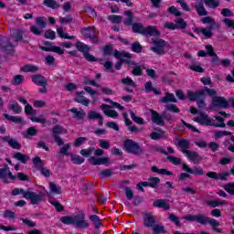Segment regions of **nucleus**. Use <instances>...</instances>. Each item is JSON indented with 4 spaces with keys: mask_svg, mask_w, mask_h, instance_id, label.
<instances>
[{
    "mask_svg": "<svg viewBox=\"0 0 234 234\" xmlns=\"http://www.w3.org/2000/svg\"><path fill=\"white\" fill-rule=\"evenodd\" d=\"M23 40V31L21 29H15L11 32L10 39L3 37L0 40V48L7 52V54H12L14 52V48L17 47L19 41Z\"/></svg>",
    "mask_w": 234,
    "mask_h": 234,
    "instance_id": "obj_1",
    "label": "nucleus"
},
{
    "mask_svg": "<svg viewBox=\"0 0 234 234\" xmlns=\"http://www.w3.org/2000/svg\"><path fill=\"white\" fill-rule=\"evenodd\" d=\"M60 222L66 226H75L77 229H87L90 226L83 213L77 214L74 217L64 216L60 218Z\"/></svg>",
    "mask_w": 234,
    "mask_h": 234,
    "instance_id": "obj_2",
    "label": "nucleus"
},
{
    "mask_svg": "<svg viewBox=\"0 0 234 234\" xmlns=\"http://www.w3.org/2000/svg\"><path fill=\"white\" fill-rule=\"evenodd\" d=\"M177 143H175L174 145L176 147H179L180 152L183 153V154H186V157L188 158L191 162L194 164H198L200 160H202V157H200V154L195 151H189L191 149V143L187 139H176Z\"/></svg>",
    "mask_w": 234,
    "mask_h": 234,
    "instance_id": "obj_3",
    "label": "nucleus"
},
{
    "mask_svg": "<svg viewBox=\"0 0 234 234\" xmlns=\"http://www.w3.org/2000/svg\"><path fill=\"white\" fill-rule=\"evenodd\" d=\"M196 222L201 226H206L208 224L212 228V231L215 233H222V229L219 228L220 222L216 218H209L204 214H197Z\"/></svg>",
    "mask_w": 234,
    "mask_h": 234,
    "instance_id": "obj_4",
    "label": "nucleus"
},
{
    "mask_svg": "<svg viewBox=\"0 0 234 234\" xmlns=\"http://www.w3.org/2000/svg\"><path fill=\"white\" fill-rule=\"evenodd\" d=\"M123 149L128 154H133V156H142L144 154V150L140 145V143L133 140V139H125L123 142Z\"/></svg>",
    "mask_w": 234,
    "mask_h": 234,
    "instance_id": "obj_5",
    "label": "nucleus"
},
{
    "mask_svg": "<svg viewBox=\"0 0 234 234\" xmlns=\"http://www.w3.org/2000/svg\"><path fill=\"white\" fill-rule=\"evenodd\" d=\"M182 169L186 173H181L178 176V180L180 182H182L183 180H186V178H191V175H197L198 176H202L204 175V169L198 168V167L191 168L186 164L182 165Z\"/></svg>",
    "mask_w": 234,
    "mask_h": 234,
    "instance_id": "obj_6",
    "label": "nucleus"
},
{
    "mask_svg": "<svg viewBox=\"0 0 234 234\" xmlns=\"http://www.w3.org/2000/svg\"><path fill=\"white\" fill-rule=\"evenodd\" d=\"M133 31L137 34H143L144 36H159L158 30L154 27H144L142 24H133Z\"/></svg>",
    "mask_w": 234,
    "mask_h": 234,
    "instance_id": "obj_7",
    "label": "nucleus"
},
{
    "mask_svg": "<svg viewBox=\"0 0 234 234\" xmlns=\"http://www.w3.org/2000/svg\"><path fill=\"white\" fill-rule=\"evenodd\" d=\"M45 197V193L43 191H39L38 193L27 191L26 200H30V203L33 206H37L43 202V197Z\"/></svg>",
    "mask_w": 234,
    "mask_h": 234,
    "instance_id": "obj_8",
    "label": "nucleus"
},
{
    "mask_svg": "<svg viewBox=\"0 0 234 234\" xmlns=\"http://www.w3.org/2000/svg\"><path fill=\"white\" fill-rule=\"evenodd\" d=\"M33 165L35 167L37 168V171H39L45 178L50 177V170L47 167H45V163H43V160L39 156H35L32 160Z\"/></svg>",
    "mask_w": 234,
    "mask_h": 234,
    "instance_id": "obj_9",
    "label": "nucleus"
},
{
    "mask_svg": "<svg viewBox=\"0 0 234 234\" xmlns=\"http://www.w3.org/2000/svg\"><path fill=\"white\" fill-rule=\"evenodd\" d=\"M194 122L200 125H205L206 127H213V125H215V120L204 112H201L200 116L195 117Z\"/></svg>",
    "mask_w": 234,
    "mask_h": 234,
    "instance_id": "obj_10",
    "label": "nucleus"
},
{
    "mask_svg": "<svg viewBox=\"0 0 234 234\" xmlns=\"http://www.w3.org/2000/svg\"><path fill=\"white\" fill-rule=\"evenodd\" d=\"M144 217L143 218V226L148 229H153V227H154L156 224V216L149 212H144Z\"/></svg>",
    "mask_w": 234,
    "mask_h": 234,
    "instance_id": "obj_11",
    "label": "nucleus"
},
{
    "mask_svg": "<svg viewBox=\"0 0 234 234\" xmlns=\"http://www.w3.org/2000/svg\"><path fill=\"white\" fill-rule=\"evenodd\" d=\"M76 48H77V50H79V52H82V54L86 59H95L94 56H92L89 52L90 50V47H89L87 44H85L81 41H77Z\"/></svg>",
    "mask_w": 234,
    "mask_h": 234,
    "instance_id": "obj_12",
    "label": "nucleus"
},
{
    "mask_svg": "<svg viewBox=\"0 0 234 234\" xmlns=\"http://www.w3.org/2000/svg\"><path fill=\"white\" fill-rule=\"evenodd\" d=\"M212 105L216 109H229V101L221 96H216L212 99Z\"/></svg>",
    "mask_w": 234,
    "mask_h": 234,
    "instance_id": "obj_13",
    "label": "nucleus"
},
{
    "mask_svg": "<svg viewBox=\"0 0 234 234\" xmlns=\"http://www.w3.org/2000/svg\"><path fill=\"white\" fill-rule=\"evenodd\" d=\"M154 47L152 48L153 52L155 54H164L165 52V48H167V42L157 38L153 41Z\"/></svg>",
    "mask_w": 234,
    "mask_h": 234,
    "instance_id": "obj_14",
    "label": "nucleus"
},
{
    "mask_svg": "<svg viewBox=\"0 0 234 234\" xmlns=\"http://www.w3.org/2000/svg\"><path fill=\"white\" fill-rule=\"evenodd\" d=\"M186 94L189 101H198V100H202L203 98H206V90H198L196 91L188 90L186 91Z\"/></svg>",
    "mask_w": 234,
    "mask_h": 234,
    "instance_id": "obj_15",
    "label": "nucleus"
},
{
    "mask_svg": "<svg viewBox=\"0 0 234 234\" xmlns=\"http://www.w3.org/2000/svg\"><path fill=\"white\" fill-rule=\"evenodd\" d=\"M88 162H90V165H109V164H111V158L107 156L99 157V158L90 156L88 159Z\"/></svg>",
    "mask_w": 234,
    "mask_h": 234,
    "instance_id": "obj_16",
    "label": "nucleus"
},
{
    "mask_svg": "<svg viewBox=\"0 0 234 234\" xmlns=\"http://www.w3.org/2000/svg\"><path fill=\"white\" fill-rule=\"evenodd\" d=\"M31 81L37 87H47L48 85V81L45 79V76L41 74H35L31 76Z\"/></svg>",
    "mask_w": 234,
    "mask_h": 234,
    "instance_id": "obj_17",
    "label": "nucleus"
},
{
    "mask_svg": "<svg viewBox=\"0 0 234 234\" xmlns=\"http://www.w3.org/2000/svg\"><path fill=\"white\" fill-rule=\"evenodd\" d=\"M207 176L208 178H212L213 180H221L222 182H226V180H228V176H229V173L223 172L218 174L217 172L209 171L207 173Z\"/></svg>",
    "mask_w": 234,
    "mask_h": 234,
    "instance_id": "obj_18",
    "label": "nucleus"
},
{
    "mask_svg": "<svg viewBox=\"0 0 234 234\" xmlns=\"http://www.w3.org/2000/svg\"><path fill=\"white\" fill-rule=\"evenodd\" d=\"M85 91H77L75 95L76 103H80V105H84V107H89L90 105V101L84 97Z\"/></svg>",
    "mask_w": 234,
    "mask_h": 234,
    "instance_id": "obj_19",
    "label": "nucleus"
},
{
    "mask_svg": "<svg viewBox=\"0 0 234 234\" xmlns=\"http://www.w3.org/2000/svg\"><path fill=\"white\" fill-rule=\"evenodd\" d=\"M3 142H5V144H8L9 147L11 149H16V151H21V144L17 142V140L11 138L10 135L4 136L1 138Z\"/></svg>",
    "mask_w": 234,
    "mask_h": 234,
    "instance_id": "obj_20",
    "label": "nucleus"
},
{
    "mask_svg": "<svg viewBox=\"0 0 234 234\" xmlns=\"http://www.w3.org/2000/svg\"><path fill=\"white\" fill-rule=\"evenodd\" d=\"M151 114L153 123L159 125L160 127H164V125H165V122H164V114L160 115V113L154 110L151 111Z\"/></svg>",
    "mask_w": 234,
    "mask_h": 234,
    "instance_id": "obj_21",
    "label": "nucleus"
},
{
    "mask_svg": "<svg viewBox=\"0 0 234 234\" xmlns=\"http://www.w3.org/2000/svg\"><path fill=\"white\" fill-rule=\"evenodd\" d=\"M213 27H197L195 32L198 35L204 36L206 39H209L213 37Z\"/></svg>",
    "mask_w": 234,
    "mask_h": 234,
    "instance_id": "obj_22",
    "label": "nucleus"
},
{
    "mask_svg": "<svg viewBox=\"0 0 234 234\" xmlns=\"http://www.w3.org/2000/svg\"><path fill=\"white\" fill-rule=\"evenodd\" d=\"M153 206L159 209H165V211H169V209H171V205H169L165 199H156L153 202Z\"/></svg>",
    "mask_w": 234,
    "mask_h": 234,
    "instance_id": "obj_23",
    "label": "nucleus"
},
{
    "mask_svg": "<svg viewBox=\"0 0 234 234\" xmlns=\"http://www.w3.org/2000/svg\"><path fill=\"white\" fill-rule=\"evenodd\" d=\"M45 45H47V47H42L41 49L45 50L46 52L48 50H50L51 52H56L57 54H64L65 52V49L58 46H52V44L48 41L46 42Z\"/></svg>",
    "mask_w": 234,
    "mask_h": 234,
    "instance_id": "obj_24",
    "label": "nucleus"
},
{
    "mask_svg": "<svg viewBox=\"0 0 234 234\" xmlns=\"http://www.w3.org/2000/svg\"><path fill=\"white\" fill-rule=\"evenodd\" d=\"M160 103H178V100L175 97V94L166 91L165 92V96L160 99Z\"/></svg>",
    "mask_w": 234,
    "mask_h": 234,
    "instance_id": "obj_25",
    "label": "nucleus"
},
{
    "mask_svg": "<svg viewBox=\"0 0 234 234\" xmlns=\"http://www.w3.org/2000/svg\"><path fill=\"white\" fill-rule=\"evenodd\" d=\"M206 51L204 50H200L199 52H197V56L199 58H206V56H210L211 58H217V54H215V49L213 48V46L211 45H207L206 46Z\"/></svg>",
    "mask_w": 234,
    "mask_h": 234,
    "instance_id": "obj_26",
    "label": "nucleus"
},
{
    "mask_svg": "<svg viewBox=\"0 0 234 234\" xmlns=\"http://www.w3.org/2000/svg\"><path fill=\"white\" fill-rule=\"evenodd\" d=\"M101 110L103 111L104 114L106 116H108L109 118H118V112L114 111V110H110L112 108V106L108 105V104H102L101 106Z\"/></svg>",
    "mask_w": 234,
    "mask_h": 234,
    "instance_id": "obj_27",
    "label": "nucleus"
},
{
    "mask_svg": "<svg viewBox=\"0 0 234 234\" xmlns=\"http://www.w3.org/2000/svg\"><path fill=\"white\" fill-rule=\"evenodd\" d=\"M89 218L94 226V230L100 231V229L101 228V219L100 218V216L90 215V216H89Z\"/></svg>",
    "mask_w": 234,
    "mask_h": 234,
    "instance_id": "obj_28",
    "label": "nucleus"
},
{
    "mask_svg": "<svg viewBox=\"0 0 234 234\" xmlns=\"http://www.w3.org/2000/svg\"><path fill=\"white\" fill-rule=\"evenodd\" d=\"M13 158L15 160H17V162H20L21 164H27V162H28V160H30V157L21 152H16L13 154Z\"/></svg>",
    "mask_w": 234,
    "mask_h": 234,
    "instance_id": "obj_29",
    "label": "nucleus"
},
{
    "mask_svg": "<svg viewBox=\"0 0 234 234\" xmlns=\"http://www.w3.org/2000/svg\"><path fill=\"white\" fill-rule=\"evenodd\" d=\"M196 10L198 16H207V11L206 10V7H204V2L202 0H197L196 2Z\"/></svg>",
    "mask_w": 234,
    "mask_h": 234,
    "instance_id": "obj_30",
    "label": "nucleus"
},
{
    "mask_svg": "<svg viewBox=\"0 0 234 234\" xmlns=\"http://www.w3.org/2000/svg\"><path fill=\"white\" fill-rule=\"evenodd\" d=\"M68 131L62 125L57 124L52 128L53 136H59L60 134H67Z\"/></svg>",
    "mask_w": 234,
    "mask_h": 234,
    "instance_id": "obj_31",
    "label": "nucleus"
},
{
    "mask_svg": "<svg viewBox=\"0 0 234 234\" xmlns=\"http://www.w3.org/2000/svg\"><path fill=\"white\" fill-rule=\"evenodd\" d=\"M154 149L156 151V153H161V154H165V156H167L169 154H173L175 153V148L171 146L167 147V151L164 149V146H154Z\"/></svg>",
    "mask_w": 234,
    "mask_h": 234,
    "instance_id": "obj_32",
    "label": "nucleus"
},
{
    "mask_svg": "<svg viewBox=\"0 0 234 234\" xmlns=\"http://www.w3.org/2000/svg\"><path fill=\"white\" fill-rule=\"evenodd\" d=\"M4 118H5V120H8L9 122H13V123H23V122H25V119L23 117H19V116H12L9 115L8 113H4Z\"/></svg>",
    "mask_w": 234,
    "mask_h": 234,
    "instance_id": "obj_33",
    "label": "nucleus"
},
{
    "mask_svg": "<svg viewBox=\"0 0 234 234\" xmlns=\"http://www.w3.org/2000/svg\"><path fill=\"white\" fill-rule=\"evenodd\" d=\"M152 173H158L159 175H165L166 176H173V172L165 168H158V166H152Z\"/></svg>",
    "mask_w": 234,
    "mask_h": 234,
    "instance_id": "obj_34",
    "label": "nucleus"
},
{
    "mask_svg": "<svg viewBox=\"0 0 234 234\" xmlns=\"http://www.w3.org/2000/svg\"><path fill=\"white\" fill-rule=\"evenodd\" d=\"M29 120L35 123H42V125H52V122L50 121H47L45 118H37L36 116L29 117Z\"/></svg>",
    "mask_w": 234,
    "mask_h": 234,
    "instance_id": "obj_35",
    "label": "nucleus"
},
{
    "mask_svg": "<svg viewBox=\"0 0 234 234\" xmlns=\"http://www.w3.org/2000/svg\"><path fill=\"white\" fill-rule=\"evenodd\" d=\"M123 63H126L131 67V65H134V60L132 59H119L115 64L116 70H121L122 67L123 66Z\"/></svg>",
    "mask_w": 234,
    "mask_h": 234,
    "instance_id": "obj_36",
    "label": "nucleus"
},
{
    "mask_svg": "<svg viewBox=\"0 0 234 234\" xmlns=\"http://www.w3.org/2000/svg\"><path fill=\"white\" fill-rule=\"evenodd\" d=\"M113 56L117 59H123L125 58H126V59H131V54L127 53V51H118V50H115L113 52Z\"/></svg>",
    "mask_w": 234,
    "mask_h": 234,
    "instance_id": "obj_37",
    "label": "nucleus"
},
{
    "mask_svg": "<svg viewBox=\"0 0 234 234\" xmlns=\"http://www.w3.org/2000/svg\"><path fill=\"white\" fill-rule=\"evenodd\" d=\"M112 175H114V172L112 171V169L107 168V169L101 170L99 173V177L101 180H103V178H111V176H112Z\"/></svg>",
    "mask_w": 234,
    "mask_h": 234,
    "instance_id": "obj_38",
    "label": "nucleus"
},
{
    "mask_svg": "<svg viewBox=\"0 0 234 234\" xmlns=\"http://www.w3.org/2000/svg\"><path fill=\"white\" fill-rule=\"evenodd\" d=\"M81 34L84 36V37H89L90 39H92L94 37V27H87L81 29Z\"/></svg>",
    "mask_w": 234,
    "mask_h": 234,
    "instance_id": "obj_39",
    "label": "nucleus"
},
{
    "mask_svg": "<svg viewBox=\"0 0 234 234\" xmlns=\"http://www.w3.org/2000/svg\"><path fill=\"white\" fill-rule=\"evenodd\" d=\"M49 190L53 195H61V186L56 185L54 182H49Z\"/></svg>",
    "mask_w": 234,
    "mask_h": 234,
    "instance_id": "obj_40",
    "label": "nucleus"
},
{
    "mask_svg": "<svg viewBox=\"0 0 234 234\" xmlns=\"http://www.w3.org/2000/svg\"><path fill=\"white\" fill-rule=\"evenodd\" d=\"M207 206L209 207H218V206H226V201L222 200H207Z\"/></svg>",
    "mask_w": 234,
    "mask_h": 234,
    "instance_id": "obj_41",
    "label": "nucleus"
},
{
    "mask_svg": "<svg viewBox=\"0 0 234 234\" xmlns=\"http://www.w3.org/2000/svg\"><path fill=\"white\" fill-rule=\"evenodd\" d=\"M57 34H58V37L62 39H76V37L69 36L65 31H63V27H58Z\"/></svg>",
    "mask_w": 234,
    "mask_h": 234,
    "instance_id": "obj_42",
    "label": "nucleus"
},
{
    "mask_svg": "<svg viewBox=\"0 0 234 234\" xmlns=\"http://www.w3.org/2000/svg\"><path fill=\"white\" fill-rule=\"evenodd\" d=\"M23 81H25V76H23V75H15L13 77V80H11V83L15 87H17V86L21 85V83H23Z\"/></svg>",
    "mask_w": 234,
    "mask_h": 234,
    "instance_id": "obj_43",
    "label": "nucleus"
},
{
    "mask_svg": "<svg viewBox=\"0 0 234 234\" xmlns=\"http://www.w3.org/2000/svg\"><path fill=\"white\" fill-rule=\"evenodd\" d=\"M94 151H96V147L91 146L87 149H81L80 153L81 156H85V158H89V156L92 155Z\"/></svg>",
    "mask_w": 234,
    "mask_h": 234,
    "instance_id": "obj_44",
    "label": "nucleus"
},
{
    "mask_svg": "<svg viewBox=\"0 0 234 234\" xmlns=\"http://www.w3.org/2000/svg\"><path fill=\"white\" fill-rule=\"evenodd\" d=\"M201 23H203V25H210V28L217 26V22H215V19H213L211 16L202 17Z\"/></svg>",
    "mask_w": 234,
    "mask_h": 234,
    "instance_id": "obj_45",
    "label": "nucleus"
},
{
    "mask_svg": "<svg viewBox=\"0 0 234 234\" xmlns=\"http://www.w3.org/2000/svg\"><path fill=\"white\" fill-rule=\"evenodd\" d=\"M70 112H73V114H75V118H78L79 120H83V118L87 116V112H85V111H78L76 108L71 109Z\"/></svg>",
    "mask_w": 234,
    "mask_h": 234,
    "instance_id": "obj_46",
    "label": "nucleus"
},
{
    "mask_svg": "<svg viewBox=\"0 0 234 234\" xmlns=\"http://www.w3.org/2000/svg\"><path fill=\"white\" fill-rule=\"evenodd\" d=\"M24 112L27 116H36V114H37V111L35 110L31 104L25 106Z\"/></svg>",
    "mask_w": 234,
    "mask_h": 234,
    "instance_id": "obj_47",
    "label": "nucleus"
},
{
    "mask_svg": "<svg viewBox=\"0 0 234 234\" xmlns=\"http://www.w3.org/2000/svg\"><path fill=\"white\" fill-rule=\"evenodd\" d=\"M149 187L156 189L160 184V177H149L148 178Z\"/></svg>",
    "mask_w": 234,
    "mask_h": 234,
    "instance_id": "obj_48",
    "label": "nucleus"
},
{
    "mask_svg": "<svg viewBox=\"0 0 234 234\" xmlns=\"http://www.w3.org/2000/svg\"><path fill=\"white\" fill-rule=\"evenodd\" d=\"M130 116L135 123H138L139 125H144L145 123V121H144V118L136 116V113L134 112H130Z\"/></svg>",
    "mask_w": 234,
    "mask_h": 234,
    "instance_id": "obj_49",
    "label": "nucleus"
},
{
    "mask_svg": "<svg viewBox=\"0 0 234 234\" xmlns=\"http://www.w3.org/2000/svg\"><path fill=\"white\" fill-rule=\"evenodd\" d=\"M215 120L218 122V123L215 122L214 121L213 127H217L220 129H224V127H226V122H224V117L215 116Z\"/></svg>",
    "mask_w": 234,
    "mask_h": 234,
    "instance_id": "obj_50",
    "label": "nucleus"
},
{
    "mask_svg": "<svg viewBox=\"0 0 234 234\" xmlns=\"http://www.w3.org/2000/svg\"><path fill=\"white\" fill-rule=\"evenodd\" d=\"M204 3L206 6H208V8H218V6L220 5V1L218 0H204Z\"/></svg>",
    "mask_w": 234,
    "mask_h": 234,
    "instance_id": "obj_51",
    "label": "nucleus"
},
{
    "mask_svg": "<svg viewBox=\"0 0 234 234\" xmlns=\"http://www.w3.org/2000/svg\"><path fill=\"white\" fill-rule=\"evenodd\" d=\"M71 162L75 165H81L85 162V158L80 156V155H74L71 154Z\"/></svg>",
    "mask_w": 234,
    "mask_h": 234,
    "instance_id": "obj_52",
    "label": "nucleus"
},
{
    "mask_svg": "<svg viewBox=\"0 0 234 234\" xmlns=\"http://www.w3.org/2000/svg\"><path fill=\"white\" fill-rule=\"evenodd\" d=\"M124 15L126 16L127 19L124 21V25L130 26L133 25V21L134 19V15L131 11H125Z\"/></svg>",
    "mask_w": 234,
    "mask_h": 234,
    "instance_id": "obj_53",
    "label": "nucleus"
},
{
    "mask_svg": "<svg viewBox=\"0 0 234 234\" xmlns=\"http://www.w3.org/2000/svg\"><path fill=\"white\" fill-rule=\"evenodd\" d=\"M9 109H10V111H13V112H15V114H20L21 111H23V108L17 102L10 104Z\"/></svg>",
    "mask_w": 234,
    "mask_h": 234,
    "instance_id": "obj_54",
    "label": "nucleus"
},
{
    "mask_svg": "<svg viewBox=\"0 0 234 234\" xmlns=\"http://www.w3.org/2000/svg\"><path fill=\"white\" fill-rule=\"evenodd\" d=\"M153 229V234H161V233H165V227L162 225H158L155 223V226L152 228Z\"/></svg>",
    "mask_w": 234,
    "mask_h": 234,
    "instance_id": "obj_55",
    "label": "nucleus"
},
{
    "mask_svg": "<svg viewBox=\"0 0 234 234\" xmlns=\"http://www.w3.org/2000/svg\"><path fill=\"white\" fill-rule=\"evenodd\" d=\"M165 135V132L161 131L160 133L158 132H153L152 133H150V138L151 140H160V138H164V136Z\"/></svg>",
    "mask_w": 234,
    "mask_h": 234,
    "instance_id": "obj_56",
    "label": "nucleus"
},
{
    "mask_svg": "<svg viewBox=\"0 0 234 234\" xmlns=\"http://www.w3.org/2000/svg\"><path fill=\"white\" fill-rule=\"evenodd\" d=\"M27 190L23 188H15L11 191L12 197H17L19 195H22L24 198H26Z\"/></svg>",
    "mask_w": 234,
    "mask_h": 234,
    "instance_id": "obj_57",
    "label": "nucleus"
},
{
    "mask_svg": "<svg viewBox=\"0 0 234 234\" xmlns=\"http://www.w3.org/2000/svg\"><path fill=\"white\" fill-rule=\"evenodd\" d=\"M44 5L48 6V8H59V5H58V2H56V0H44Z\"/></svg>",
    "mask_w": 234,
    "mask_h": 234,
    "instance_id": "obj_58",
    "label": "nucleus"
},
{
    "mask_svg": "<svg viewBox=\"0 0 234 234\" xmlns=\"http://www.w3.org/2000/svg\"><path fill=\"white\" fill-rule=\"evenodd\" d=\"M23 72H37L39 68L34 65H26L22 68Z\"/></svg>",
    "mask_w": 234,
    "mask_h": 234,
    "instance_id": "obj_59",
    "label": "nucleus"
},
{
    "mask_svg": "<svg viewBox=\"0 0 234 234\" xmlns=\"http://www.w3.org/2000/svg\"><path fill=\"white\" fill-rule=\"evenodd\" d=\"M168 220H171L173 224H176L177 228H180V226H182V224L180 223V218H178V216L175 214H169Z\"/></svg>",
    "mask_w": 234,
    "mask_h": 234,
    "instance_id": "obj_60",
    "label": "nucleus"
},
{
    "mask_svg": "<svg viewBox=\"0 0 234 234\" xmlns=\"http://www.w3.org/2000/svg\"><path fill=\"white\" fill-rule=\"evenodd\" d=\"M101 117V113L96 111H90L88 112V120H99Z\"/></svg>",
    "mask_w": 234,
    "mask_h": 234,
    "instance_id": "obj_61",
    "label": "nucleus"
},
{
    "mask_svg": "<svg viewBox=\"0 0 234 234\" xmlns=\"http://www.w3.org/2000/svg\"><path fill=\"white\" fill-rule=\"evenodd\" d=\"M224 189L229 195H234V182L227 183L224 186Z\"/></svg>",
    "mask_w": 234,
    "mask_h": 234,
    "instance_id": "obj_62",
    "label": "nucleus"
},
{
    "mask_svg": "<svg viewBox=\"0 0 234 234\" xmlns=\"http://www.w3.org/2000/svg\"><path fill=\"white\" fill-rule=\"evenodd\" d=\"M134 66L132 71L133 76H142V68L138 66L136 62L134 64H131V66Z\"/></svg>",
    "mask_w": 234,
    "mask_h": 234,
    "instance_id": "obj_63",
    "label": "nucleus"
},
{
    "mask_svg": "<svg viewBox=\"0 0 234 234\" xmlns=\"http://www.w3.org/2000/svg\"><path fill=\"white\" fill-rule=\"evenodd\" d=\"M165 109L166 111H169V112H174L175 114H178L180 112V108L176 107V104H168Z\"/></svg>",
    "mask_w": 234,
    "mask_h": 234,
    "instance_id": "obj_64",
    "label": "nucleus"
}]
</instances>
